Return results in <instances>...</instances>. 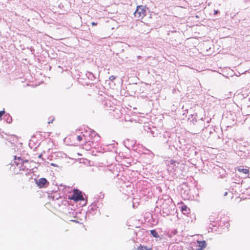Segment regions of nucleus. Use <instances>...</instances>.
<instances>
[{
	"instance_id": "f257e3e1",
	"label": "nucleus",
	"mask_w": 250,
	"mask_h": 250,
	"mask_svg": "<svg viewBox=\"0 0 250 250\" xmlns=\"http://www.w3.org/2000/svg\"><path fill=\"white\" fill-rule=\"evenodd\" d=\"M28 164V160L23 161L20 157H14V161L12 163V166L15 167L14 168V172L16 173H22V172H26L28 170L27 165Z\"/></svg>"
},
{
	"instance_id": "f03ea898",
	"label": "nucleus",
	"mask_w": 250,
	"mask_h": 250,
	"mask_svg": "<svg viewBox=\"0 0 250 250\" xmlns=\"http://www.w3.org/2000/svg\"><path fill=\"white\" fill-rule=\"evenodd\" d=\"M90 132V135L91 136V137H94L93 140H92L91 141H88L86 138L85 136L83 134L77 136V139L78 141H81L84 138L85 142V145H86V144H88V143H91L92 145L89 144L90 147L95 148L97 146H98V143L100 140V137L94 131L92 130Z\"/></svg>"
},
{
	"instance_id": "7ed1b4c3",
	"label": "nucleus",
	"mask_w": 250,
	"mask_h": 250,
	"mask_svg": "<svg viewBox=\"0 0 250 250\" xmlns=\"http://www.w3.org/2000/svg\"><path fill=\"white\" fill-rule=\"evenodd\" d=\"M158 204H161V213L164 216L168 215L171 212V207L172 206H170L169 203L172 204V201L171 200L168 199L167 200H164L163 199H159L157 202Z\"/></svg>"
},
{
	"instance_id": "20e7f679",
	"label": "nucleus",
	"mask_w": 250,
	"mask_h": 250,
	"mask_svg": "<svg viewBox=\"0 0 250 250\" xmlns=\"http://www.w3.org/2000/svg\"><path fill=\"white\" fill-rule=\"evenodd\" d=\"M134 15L138 20L143 19L146 15V7L142 5L138 6Z\"/></svg>"
},
{
	"instance_id": "39448f33",
	"label": "nucleus",
	"mask_w": 250,
	"mask_h": 250,
	"mask_svg": "<svg viewBox=\"0 0 250 250\" xmlns=\"http://www.w3.org/2000/svg\"><path fill=\"white\" fill-rule=\"evenodd\" d=\"M206 246L205 241H197L191 244V250H202Z\"/></svg>"
},
{
	"instance_id": "423d86ee",
	"label": "nucleus",
	"mask_w": 250,
	"mask_h": 250,
	"mask_svg": "<svg viewBox=\"0 0 250 250\" xmlns=\"http://www.w3.org/2000/svg\"><path fill=\"white\" fill-rule=\"evenodd\" d=\"M71 199L74 201H80L83 200V195L82 194L81 192L79 190H75L74 192L73 193Z\"/></svg>"
},
{
	"instance_id": "0eeeda50",
	"label": "nucleus",
	"mask_w": 250,
	"mask_h": 250,
	"mask_svg": "<svg viewBox=\"0 0 250 250\" xmlns=\"http://www.w3.org/2000/svg\"><path fill=\"white\" fill-rule=\"evenodd\" d=\"M166 164L167 167H168V169H175L176 167H177L179 165V163L175 160H167Z\"/></svg>"
},
{
	"instance_id": "6e6552de",
	"label": "nucleus",
	"mask_w": 250,
	"mask_h": 250,
	"mask_svg": "<svg viewBox=\"0 0 250 250\" xmlns=\"http://www.w3.org/2000/svg\"><path fill=\"white\" fill-rule=\"evenodd\" d=\"M37 184L40 188H43L47 187L49 183L45 178H42L39 179L37 181Z\"/></svg>"
},
{
	"instance_id": "1a4fd4ad",
	"label": "nucleus",
	"mask_w": 250,
	"mask_h": 250,
	"mask_svg": "<svg viewBox=\"0 0 250 250\" xmlns=\"http://www.w3.org/2000/svg\"><path fill=\"white\" fill-rule=\"evenodd\" d=\"M238 170L240 172H243L244 174H248L249 172V169L241 167L238 168Z\"/></svg>"
},
{
	"instance_id": "9d476101",
	"label": "nucleus",
	"mask_w": 250,
	"mask_h": 250,
	"mask_svg": "<svg viewBox=\"0 0 250 250\" xmlns=\"http://www.w3.org/2000/svg\"><path fill=\"white\" fill-rule=\"evenodd\" d=\"M151 234L155 238L159 237V235L158 234V233L156 232V231L154 229L151 230L150 231Z\"/></svg>"
},
{
	"instance_id": "9b49d317",
	"label": "nucleus",
	"mask_w": 250,
	"mask_h": 250,
	"mask_svg": "<svg viewBox=\"0 0 250 250\" xmlns=\"http://www.w3.org/2000/svg\"><path fill=\"white\" fill-rule=\"evenodd\" d=\"M189 209L186 206H183L182 207V210L184 214L188 213Z\"/></svg>"
},
{
	"instance_id": "f8f14e48",
	"label": "nucleus",
	"mask_w": 250,
	"mask_h": 250,
	"mask_svg": "<svg viewBox=\"0 0 250 250\" xmlns=\"http://www.w3.org/2000/svg\"><path fill=\"white\" fill-rule=\"evenodd\" d=\"M138 250H151V249L146 246H141L138 248Z\"/></svg>"
},
{
	"instance_id": "ddd939ff",
	"label": "nucleus",
	"mask_w": 250,
	"mask_h": 250,
	"mask_svg": "<svg viewBox=\"0 0 250 250\" xmlns=\"http://www.w3.org/2000/svg\"><path fill=\"white\" fill-rule=\"evenodd\" d=\"M86 75L87 76V77L88 78V79L92 80L93 79H94V75H93V74L91 72H88L87 74H86Z\"/></svg>"
},
{
	"instance_id": "4468645a",
	"label": "nucleus",
	"mask_w": 250,
	"mask_h": 250,
	"mask_svg": "<svg viewBox=\"0 0 250 250\" xmlns=\"http://www.w3.org/2000/svg\"><path fill=\"white\" fill-rule=\"evenodd\" d=\"M6 116H7V119H6V122H7V123H10L11 122V121H12V119H11V118L10 117H9V115H7H7H6V116H5V117H6Z\"/></svg>"
},
{
	"instance_id": "2eb2a0df",
	"label": "nucleus",
	"mask_w": 250,
	"mask_h": 250,
	"mask_svg": "<svg viewBox=\"0 0 250 250\" xmlns=\"http://www.w3.org/2000/svg\"><path fill=\"white\" fill-rule=\"evenodd\" d=\"M109 79L110 81H113L116 79V77L114 75H111L109 77Z\"/></svg>"
},
{
	"instance_id": "dca6fc26",
	"label": "nucleus",
	"mask_w": 250,
	"mask_h": 250,
	"mask_svg": "<svg viewBox=\"0 0 250 250\" xmlns=\"http://www.w3.org/2000/svg\"><path fill=\"white\" fill-rule=\"evenodd\" d=\"M4 113L5 112L4 110L0 111V118L2 117V116L4 114Z\"/></svg>"
},
{
	"instance_id": "f3484780",
	"label": "nucleus",
	"mask_w": 250,
	"mask_h": 250,
	"mask_svg": "<svg viewBox=\"0 0 250 250\" xmlns=\"http://www.w3.org/2000/svg\"><path fill=\"white\" fill-rule=\"evenodd\" d=\"M218 13V11L214 10V14H217Z\"/></svg>"
},
{
	"instance_id": "a211bd4d",
	"label": "nucleus",
	"mask_w": 250,
	"mask_h": 250,
	"mask_svg": "<svg viewBox=\"0 0 250 250\" xmlns=\"http://www.w3.org/2000/svg\"><path fill=\"white\" fill-rule=\"evenodd\" d=\"M91 24L93 26H95V25H97V23L96 22H92L91 23Z\"/></svg>"
},
{
	"instance_id": "6ab92c4d",
	"label": "nucleus",
	"mask_w": 250,
	"mask_h": 250,
	"mask_svg": "<svg viewBox=\"0 0 250 250\" xmlns=\"http://www.w3.org/2000/svg\"><path fill=\"white\" fill-rule=\"evenodd\" d=\"M227 194H228V192H225V193H224V196H226V195H227Z\"/></svg>"
},
{
	"instance_id": "aec40b11",
	"label": "nucleus",
	"mask_w": 250,
	"mask_h": 250,
	"mask_svg": "<svg viewBox=\"0 0 250 250\" xmlns=\"http://www.w3.org/2000/svg\"><path fill=\"white\" fill-rule=\"evenodd\" d=\"M51 165H52V166H56V165H55V164H51Z\"/></svg>"
},
{
	"instance_id": "412c9836",
	"label": "nucleus",
	"mask_w": 250,
	"mask_h": 250,
	"mask_svg": "<svg viewBox=\"0 0 250 250\" xmlns=\"http://www.w3.org/2000/svg\"><path fill=\"white\" fill-rule=\"evenodd\" d=\"M39 158H41L42 157V154L39 155Z\"/></svg>"
},
{
	"instance_id": "4be33fe9",
	"label": "nucleus",
	"mask_w": 250,
	"mask_h": 250,
	"mask_svg": "<svg viewBox=\"0 0 250 250\" xmlns=\"http://www.w3.org/2000/svg\"><path fill=\"white\" fill-rule=\"evenodd\" d=\"M53 121V119L51 121V122H48V123L50 124V123H52Z\"/></svg>"
},
{
	"instance_id": "5701e85b",
	"label": "nucleus",
	"mask_w": 250,
	"mask_h": 250,
	"mask_svg": "<svg viewBox=\"0 0 250 250\" xmlns=\"http://www.w3.org/2000/svg\"><path fill=\"white\" fill-rule=\"evenodd\" d=\"M166 134L168 135V133L167 132H166Z\"/></svg>"
},
{
	"instance_id": "b1692460",
	"label": "nucleus",
	"mask_w": 250,
	"mask_h": 250,
	"mask_svg": "<svg viewBox=\"0 0 250 250\" xmlns=\"http://www.w3.org/2000/svg\"><path fill=\"white\" fill-rule=\"evenodd\" d=\"M141 57L140 56H138V58H140Z\"/></svg>"
}]
</instances>
